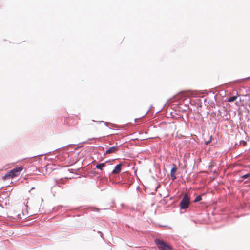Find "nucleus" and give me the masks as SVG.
I'll return each mask as SVG.
<instances>
[{"mask_svg":"<svg viewBox=\"0 0 250 250\" xmlns=\"http://www.w3.org/2000/svg\"><path fill=\"white\" fill-rule=\"evenodd\" d=\"M240 178L242 179V180H240L239 181H241L244 179L250 180V172L242 175Z\"/></svg>","mask_w":250,"mask_h":250,"instance_id":"1a4fd4ad","label":"nucleus"},{"mask_svg":"<svg viewBox=\"0 0 250 250\" xmlns=\"http://www.w3.org/2000/svg\"><path fill=\"white\" fill-rule=\"evenodd\" d=\"M51 152H47V153H43V154H39V155H36V156H32L30 158H36L38 156H43V155H45L46 154H47L48 153H50Z\"/></svg>","mask_w":250,"mask_h":250,"instance_id":"ddd939ff","label":"nucleus"},{"mask_svg":"<svg viewBox=\"0 0 250 250\" xmlns=\"http://www.w3.org/2000/svg\"><path fill=\"white\" fill-rule=\"evenodd\" d=\"M183 103L184 105L187 106L188 105V104H192V101L188 97H186L184 99Z\"/></svg>","mask_w":250,"mask_h":250,"instance_id":"0eeeda50","label":"nucleus"},{"mask_svg":"<svg viewBox=\"0 0 250 250\" xmlns=\"http://www.w3.org/2000/svg\"><path fill=\"white\" fill-rule=\"evenodd\" d=\"M177 167L175 165L173 164L172 165V167L171 169L170 170V176L171 178L173 181H174L175 179H176V177L175 176V172L177 170Z\"/></svg>","mask_w":250,"mask_h":250,"instance_id":"423d86ee","label":"nucleus"},{"mask_svg":"<svg viewBox=\"0 0 250 250\" xmlns=\"http://www.w3.org/2000/svg\"><path fill=\"white\" fill-rule=\"evenodd\" d=\"M196 104L197 105H198V104L197 102L194 101H192V104L191 105H194V106H196Z\"/></svg>","mask_w":250,"mask_h":250,"instance_id":"2eb2a0df","label":"nucleus"},{"mask_svg":"<svg viewBox=\"0 0 250 250\" xmlns=\"http://www.w3.org/2000/svg\"><path fill=\"white\" fill-rule=\"evenodd\" d=\"M149 110H150V109H149V110H148L147 111L146 113H147L148 112H149Z\"/></svg>","mask_w":250,"mask_h":250,"instance_id":"5701e85b","label":"nucleus"},{"mask_svg":"<svg viewBox=\"0 0 250 250\" xmlns=\"http://www.w3.org/2000/svg\"><path fill=\"white\" fill-rule=\"evenodd\" d=\"M67 146H68V145H67ZM65 146H62V147H61L59 148H57V149H55V150H53V152H54V151H56V150H59V149H61L62 148H63V147H65Z\"/></svg>","mask_w":250,"mask_h":250,"instance_id":"f3484780","label":"nucleus"},{"mask_svg":"<svg viewBox=\"0 0 250 250\" xmlns=\"http://www.w3.org/2000/svg\"><path fill=\"white\" fill-rule=\"evenodd\" d=\"M160 187V185H159L155 188V191H156L157 189Z\"/></svg>","mask_w":250,"mask_h":250,"instance_id":"a211bd4d","label":"nucleus"},{"mask_svg":"<svg viewBox=\"0 0 250 250\" xmlns=\"http://www.w3.org/2000/svg\"><path fill=\"white\" fill-rule=\"evenodd\" d=\"M204 103H205L206 102V99H204Z\"/></svg>","mask_w":250,"mask_h":250,"instance_id":"412c9836","label":"nucleus"},{"mask_svg":"<svg viewBox=\"0 0 250 250\" xmlns=\"http://www.w3.org/2000/svg\"><path fill=\"white\" fill-rule=\"evenodd\" d=\"M205 195V193H203L202 195L197 196L196 197L194 200L193 202L196 203V202L200 201L202 199V195Z\"/></svg>","mask_w":250,"mask_h":250,"instance_id":"9b49d317","label":"nucleus"},{"mask_svg":"<svg viewBox=\"0 0 250 250\" xmlns=\"http://www.w3.org/2000/svg\"><path fill=\"white\" fill-rule=\"evenodd\" d=\"M154 242L158 249L160 250H173L172 247L169 244L163 240L156 239Z\"/></svg>","mask_w":250,"mask_h":250,"instance_id":"7ed1b4c3","label":"nucleus"},{"mask_svg":"<svg viewBox=\"0 0 250 250\" xmlns=\"http://www.w3.org/2000/svg\"><path fill=\"white\" fill-rule=\"evenodd\" d=\"M23 168V167L22 166H20L14 168L13 169L9 170L4 176H3V179L7 180L18 176V173L21 171Z\"/></svg>","mask_w":250,"mask_h":250,"instance_id":"f257e3e1","label":"nucleus"},{"mask_svg":"<svg viewBox=\"0 0 250 250\" xmlns=\"http://www.w3.org/2000/svg\"><path fill=\"white\" fill-rule=\"evenodd\" d=\"M237 98V97L236 96L233 95V96H230L228 98V101L229 102H234V101H235Z\"/></svg>","mask_w":250,"mask_h":250,"instance_id":"9d476101","label":"nucleus"},{"mask_svg":"<svg viewBox=\"0 0 250 250\" xmlns=\"http://www.w3.org/2000/svg\"><path fill=\"white\" fill-rule=\"evenodd\" d=\"M212 137V136H211L210 137V140H208V141H206L205 142V145H208L211 142V141Z\"/></svg>","mask_w":250,"mask_h":250,"instance_id":"4468645a","label":"nucleus"},{"mask_svg":"<svg viewBox=\"0 0 250 250\" xmlns=\"http://www.w3.org/2000/svg\"><path fill=\"white\" fill-rule=\"evenodd\" d=\"M212 167V165H210V166H209V167Z\"/></svg>","mask_w":250,"mask_h":250,"instance_id":"4be33fe9","label":"nucleus"},{"mask_svg":"<svg viewBox=\"0 0 250 250\" xmlns=\"http://www.w3.org/2000/svg\"><path fill=\"white\" fill-rule=\"evenodd\" d=\"M122 164L119 163L114 167V169L112 171V173L117 174H119L122 170Z\"/></svg>","mask_w":250,"mask_h":250,"instance_id":"39448f33","label":"nucleus"},{"mask_svg":"<svg viewBox=\"0 0 250 250\" xmlns=\"http://www.w3.org/2000/svg\"><path fill=\"white\" fill-rule=\"evenodd\" d=\"M100 210V209L99 208H93V209H92V211H97V212H99Z\"/></svg>","mask_w":250,"mask_h":250,"instance_id":"dca6fc26","label":"nucleus"},{"mask_svg":"<svg viewBox=\"0 0 250 250\" xmlns=\"http://www.w3.org/2000/svg\"><path fill=\"white\" fill-rule=\"evenodd\" d=\"M95 139V138H89V139H88V140H94Z\"/></svg>","mask_w":250,"mask_h":250,"instance_id":"aec40b11","label":"nucleus"},{"mask_svg":"<svg viewBox=\"0 0 250 250\" xmlns=\"http://www.w3.org/2000/svg\"><path fill=\"white\" fill-rule=\"evenodd\" d=\"M122 144L118 146H113L112 147H110L106 150L105 152L104 153V154H109L115 153L118 150V148Z\"/></svg>","mask_w":250,"mask_h":250,"instance_id":"20e7f679","label":"nucleus"},{"mask_svg":"<svg viewBox=\"0 0 250 250\" xmlns=\"http://www.w3.org/2000/svg\"><path fill=\"white\" fill-rule=\"evenodd\" d=\"M222 117L223 118L224 120L228 121L230 118V115L225 113L222 116Z\"/></svg>","mask_w":250,"mask_h":250,"instance_id":"f8f14e48","label":"nucleus"},{"mask_svg":"<svg viewBox=\"0 0 250 250\" xmlns=\"http://www.w3.org/2000/svg\"><path fill=\"white\" fill-rule=\"evenodd\" d=\"M105 163H99L96 165V168L102 171L103 168L105 167Z\"/></svg>","mask_w":250,"mask_h":250,"instance_id":"6e6552de","label":"nucleus"},{"mask_svg":"<svg viewBox=\"0 0 250 250\" xmlns=\"http://www.w3.org/2000/svg\"><path fill=\"white\" fill-rule=\"evenodd\" d=\"M104 124H105V125L106 126H108V123H107V122H105V123H104Z\"/></svg>","mask_w":250,"mask_h":250,"instance_id":"6ab92c4d","label":"nucleus"},{"mask_svg":"<svg viewBox=\"0 0 250 250\" xmlns=\"http://www.w3.org/2000/svg\"><path fill=\"white\" fill-rule=\"evenodd\" d=\"M190 202V196L186 193L184 195L182 200L179 203L180 209H187L189 208Z\"/></svg>","mask_w":250,"mask_h":250,"instance_id":"f03ea898","label":"nucleus"}]
</instances>
